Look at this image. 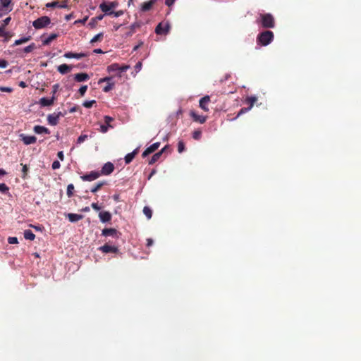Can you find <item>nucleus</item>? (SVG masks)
Here are the masks:
<instances>
[{"mask_svg":"<svg viewBox=\"0 0 361 361\" xmlns=\"http://www.w3.org/2000/svg\"><path fill=\"white\" fill-rule=\"evenodd\" d=\"M20 136L23 143L27 145L34 144L37 141V137L33 135H26L25 134H21Z\"/></svg>","mask_w":361,"mask_h":361,"instance_id":"nucleus-10","label":"nucleus"},{"mask_svg":"<svg viewBox=\"0 0 361 361\" xmlns=\"http://www.w3.org/2000/svg\"><path fill=\"white\" fill-rule=\"evenodd\" d=\"M8 187L5 183H0V191L5 193L8 191Z\"/></svg>","mask_w":361,"mask_h":361,"instance_id":"nucleus-47","label":"nucleus"},{"mask_svg":"<svg viewBox=\"0 0 361 361\" xmlns=\"http://www.w3.org/2000/svg\"><path fill=\"white\" fill-rule=\"evenodd\" d=\"M87 90V85H82L78 90L81 96H83Z\"/></svg>","mask_w":361,"mask_h":361,"instance_id":"nucleus-49","label":"nucleus"},{"mask_svg":"<svg viewBox=\"0 0 361 361\" xmlns=\"http://www.w3.org/2000/svg\"><path fill=\"white\" fill-rule=\"evenodd\" d=\"M59 118L56 116L55 113H53L51 114H49L47 116V121L48 123L51 126H56L59 123Z\"/></svg>","mask_w":361,"mask_h":361,"instance_id":"nucleus-18","label":"nucleus"},{"mask_svg":"<svg viewBox=\"0 0 361 361\" xmlns=\"http://www.w3.org/2000/svg\"><path fill=\"white\" fill-rule=\"evenodd\" d=\"M87 19H88V17L86 16L83 19L75 20L74 24L80 23V24L84 25L86 23V21L87 20Z\"/></svg>","mask_w":361,"mask_h":361,"instance_id":"nucleus-54","label":"nucleus"},{"mask_svg":"<svg viewBox=\"0 0 361 361\" xmlns=\"http://www.w3.org/2000/svg\"><path fill=\"white\" fill-rule=\"evenodd\" d=\"M101 176L99 171H91L87 174L80 176V178L84 181H93L97 179Z\"/></svg>","mask_w":361,"mask_h":361,"instance_id":"nucleus-7","label":"nucleus"},{"mask_svg":"<svg viewBox=\"0 0 361 361\" xmlns=\"http://www.w3.org/2000/svg\"><path fill=\"white\" fill-rule=\"evenodd\" d=\"M51 23V19L48 16H42L32 22V25L35 29H42L46 27Z\"/></svg>","mask_w":361,"mask_h":361,"instance_id":"nucleus-3","label":"nucleus"},{"mask_svg":"<svg viewBox=\"0 0 361 361\" xmlns=\"http://www.w3.org/2000/svg\"><path fill=\"white\" fill-rule=\"evenodd\" d=\"M99 217L102 223H106L111 220V214L108 211L101 212L99 214Z\"/></svg>","mask_w":361,"mask_h":361,"instance_id":"nucleus-15","label":"nucleus"},{"mask_svg":"<svg viewBox=\"0 0 361 361\" xmlns=\"http://www.w3.org/2000/svg\"><path fill=\"white\" fill-rule=\"evenodd\" d=\"M57 70L61 74L63 75V74H66L71 71V66H68L66 63H63V64L59 66L57 68Z\"/></svg>","mask_w":361,"mask_h":361,"instance_id":"nucleus-23","label":"nucleus"},{"mask_svg":"<svg viewBox=\"0 0 361 361\" xmlns=\"http://www.w3.org/2000/svg\"><path fill=\"white\" fill-rule=\"evenodd\" d=\"M8 243L9 244H16L18 243V238L16 237H9L8 238Z\"/></svg>","mask_w":361,"mask_h":361,"instance_id":"nucleus-50","label":"nucleus"},{"mask_svg":"<svg viewBox=\"0 0 361 361\" xmlns=\"http://www.w3.org/2000/svg\"><path fill=\"white\" fill-rule=\"evenodd\" d=\"M175 1L176 0H166L165 4L168 6H171L174 4Z\"/></svg>","mask_w":361,"mask_h":361,"instance_id":"nucleus-63","label":"nucleus"},{"mask_svg":"<svg viewBox=\"0 0 361 361\" xmlns=\"http://www.w3.org/2000/svg\"><path fill=\"white\" fill-rule=\"evenodd\" d=\"M201 136H202V131L200 130H195L192 133V137L196 140H199L201 138Z\"/></svg>","mask_w":361,"mask_h":361,"instance_id":"nucleus-37","label":"nucleus"},{"mask_svg":"<svg viewBox=\"0 0 361 361\" xmlns=\"http://www.w3.org/2000/svg\"><path fill=\"white\" fill-rule=\"evenodd\" d=\"M33 130L37 134H42V133L49 134L50 133V130L47 128L42 126H35L33 128Z\"/></svg>","mask_w":361,"mask_h":361,"instance_id":"nucleus-21","label":"nucleus"},{"mask_svg":"<svg viewBox=\"0 0 361 361\" xmlns=\"http://www.w3.org/2000/svg\"><path fill=\"white\" fill-rule=\"evenodd\" d=\"M66 216L71 222H77L83 218L82 215L73 213H68L66 215Z\"/></svg>","mask_w":361,"mask_h":361,"instance_id":"nucleus-19","label":"nucleus"},{"mask_svg":"<svg viewBox=\"0 0 361 361\" xmlns=\"http://www.w3.org/2000/svg\"><path fill=\"white\" fill-rule=\"evenodd\" d=\"M109 127H111V125L102 124L100 126V131L103 133H105L108 131Z\"/></svg>","mask_w":361,"mask_h":361,"instance_id":"nucleus-44","label":"nucleus"},{"mask_svg":"<svg viewBox=\"0 0 361 361\" xmlns=\"http://www.w3.org/2000/svg\"><path fill=\"white\" fill-rule=\"evenodd\" d=\"M106 184V181H99L95 185L91 188L90 191L93 193H95L97 191H99Z\"/></svg>","mask_w":361,"mask_h":361,"instance_id":"nucleus-27","label":"nucleus"},{"mask_svg":"<svg viewBox=\"0 0 361 361\" xmlns=\"http://www.w3.org/2000/svg\"><path fill=\"white\" fill-rule=\"evenodd\" d=\"M118 5L117 1H111L109 3L103 2L99 4V8L102 12H104L106 15L110 16V12L111 10L116 8Z\"/></svg>","mask_w":361,"mask_h":361,"instance_id":"nucleus-4","label":"nucleus"},{"mask_svg":"<svg viewBox=\"0 0 361 361\" xmlns=\"http://www.w3.org/2000/svg\"><path fill=\"white\" fill-rule=\"evenodd\" d=\"M99 250L104 253H117L118 252L117 247L109 244H104Z\"/></svg>","mask_w":361,"mask_h":361,"instance_id":"nucleus-8","label":"nucleus"},{"mask_svg":"<svg viewBox=\"0 0 361 361\" xmlns=\"http://www.w3.org/2000/svg\"><path fill=\"white\" fill-rule=\"evenodd\" d=\"M24 238L26 240H33L35 238V235L30 230H25L24 231Z\"/></svg>","mask_w":361,"mask_h":361,"instance_id":"nucleus-28","label":"nucleus"},{"mask_svg":"<svg viewBox=\"0 0 361 361\" xmlns=\"http://www.w3.org/2000/svg\"><path fill=\"white\" fill-rule=\"evenodd\" d=\"M143 213L147 216L148 219L152 218V211L149 207H145L143 209Z\"/></svg>","mask_w":361,"mask_h":361,"instance_id":"nucleus-32","label":"nucleus"},{"mask_svg":"<svg viewBox=\"0 0 361 361\" xmlns=\"http://www.w3.org/2000/svg\"><path fill=\"white\" fill-rule=\"evenodd\" d=\"M153 240L152 238H147V246L150 247L153 245Z\"/></svg>","mask_w":361,"mask_h":361,"instance_id":"nucleus-64","label":"nucleus"},{"mask_svg":"<svg viewBox=\"0 0 361 361\" xmlns=\"http://www.w3.org/2000/svg\"><path fill=\"white\" fill-rule=\"evenodd\" d=\"M61 166L60 162L57 160L52 163L51 167L54 170L59 169Z\"/></svg>","mask_w":361,"mask_h":361,"instance_id":"nucleus-51","label":"nucleus"},{"mask_svg":"<svg viewBox=\"0 0 361 361\" xmlns=\"http://www.w3.org/2000/svg\"><path fill=\"white\" fill-rule=\"evenodd\" d=\"M12 0H0V11H4L5 13L12 11V8H8L9 5L11 4Z\"/></svg>","mask_w":361,"mask_h":361,"instance_id":"nucleus-14","label":"nucleus"},{"mask_svg":"<svg viewBox=\"0 0 361 361\" xmlns=\"http://www.w3.org/2000/svg\"><path fill=\"white\" fill-rule=\"evenodd\" d=\"M30 39V37H22L19 39H17L14 42V46H17V45H20V44H22L23 43H25L27 42H28L29 40Z\"/></svg>","mask_w":361,"mask_h":361,"instance_id":"nucleus-31","label":"nucleus"},{"mask_svg":"<svg viewBox=\"0 0 361 361\" xmlns=\"http://www.w3.org/2000/svg\"><path fill=\"white\" fill-rule=\"evenodd\" d=\"M178 151L179 153H182L185 151V144L183 140H179L178 143Z\"/></svg>","mask_w":361,"mask_h":361,"instance_id":"nucleus-39","label":"nucleus"},{"mask_svg":"<svg viewBox=\"0 0 361 361\" xmlns=\"http://www.w3.org/2000/svg\"><path fill=\"white\" fill-rule=\"evenodd\" d=\"M120 68V65L117 63H114L109 66H107V71L108 72H114L118 71Z\"/></svg>","mask_w":361,"mask_h":361,"instance_id":"nucleus-29","label":"nucleus"},{"mask_svg":"<svg viewBox=\"0 0 361 361\" xmlns=\"http://www.w3.org/2000/svg\"><path fill=\"white\" fill-rule=\"evenodd\" d=\"M57 157L60 160L63 161L64 159L63 152L62 151L59 152L57 153Z\"/></svg>","mask_w":361,"mask_h":361,"instance_id":"nucleus-61","label":"nucleus"},{"mask_svg":"<svg viewBox=\"0 0 361 361\" xmlns=\"http://www.w3.org/2000/svg\"><path fill=\"white\" fill-rule=\"evenodd\" d=\"M157 0H149L147 2H144L142 5H141V11H143V12H146V11H148L149 10L152 9V8L153 7V6L157 3Z\"/></svg>","mask_w":361,"mask_h":361,"instance_id":"nucleus-16","label":"nucleus"},{"mask_svg":"<svg viewBox=\"0 0 361 361\" xmlns=\"http://www.w3.org/2000/svg\"><path fill=\"white\" fill-rule=\"evenodd\" d=\"M210 102V97L207 95L203 97L200 100V107L203 109L204 111H209V108L207 106L208 104Z\"/></svg>","mask_w":361,"mask_h":361,"instance_id":"nucleus-13","label":"nucleus"},{"mask_svg":"<svg viewBox=\"0 0 361 361\" xmlns=\"http://www.w3.org/2000/svg\"><path fill=\"white\" fill-rule=\"evenodd\" d=\"M169 25H166L165 27H164L161 23H159L158 25L155 28V32L157 35L165 34L169 31Z\"/></svg>","mask_w":361,"mask_h":361,"instance_id":"nucleus-22","label":"nucleus"},{"mask_svg":"<svg viewBox=\"0 0 361 361\" xmlns=\"http://www.w3.org/2000/svg\"><path fill=\"white\" fill-rule=\"evenodd\" d=\"M138 27H140V25L138 23H135L132 24L130 25V28L132 32H133L135 31V29Z\"/></svg>","mask_w":361,"mask_h":361,"instance_id":"nucleus-60","label":"nucleus"},{"mask_svg":"<svg viewBox=\"0 0 361 361\" xmlns=\"http://www.w3.org/2000/svg\"><path fill=\"white\" fill-rule=\"evenodd\" d=\"M54 113L56 114V115L59 118V119L61 117H63L66 115V112L65 113H62L61 111H56Z\"/></svg>","mask_w":361,"mask_h":361,"instance_id":"nucleus-62","label":"nucleus"},{"mask_svg":"<svg viewBox=\"0 0 361 361\" xmlns=\"http://www.w3.org/2000/svg\"><path fill=\"white\" fill-rule=\"evenodd\" d=\"M89 78H90L89 75L85 73H77L74 76V79L77 82H83V81L89 80Z\"/></svg>","mask_w":361,"mask_h":361,"instance_id":"nucleus-20","label":"nucleus"},{"mask_svg":"<svg viewBox=\"0 0 361 361\" xmlns=\"http://www.w3.org/2000/svg\"><path fill=\"white\" fill-rule=\"evenodd\" d=\"M95 102V100L86 101L83 103V106L86 108H91Z\"/></svg>","mask_w":361,"mask_h":361,"instance_id":"nucleus-45","label":"nucleus"},{"mask_svg":"<svg viewBox=\"0 0 361 361\" xmlns=\"http://www.w3.org/2000/svg\"><path fill=\"white\" fill-rule=\"evenodd\" d=\"M8 61L4 59H0V68H5L8 66Z\"/></svg>","mask_w":361,"mask_h":361,"instance_id":"nucleus-53","label":"nucleus"},{"mask_svg":"<svg viewBox=\"0 0 361 361\" xmlns=\"http://www.w3.org/2000/svg\"><path fill=\"white\" fill-rule=\"evenodd\" d=\"M114 85H115V83L114 82H109L106 84V85L103 88V91L104 92H109V91H111L112 89H114Z\"/></svg>","mask_w":361,"mask_h":361,"instance_id":"nucleus-36","label":"nucleus"},{"mask_svg":"<svg viewBox=\"0 0 361 361\" xmlns=\"http://www.w3.org/2000/svg\"><path fill=\"white\" fill-rule=\"evenodd\" d=\"M264 28H273L275 26V20L270 13L259 14V18L257 20Z\"/></svg>","mask_w":361,"mask_h":361,"instance_id":"nucleus-2","label":"nucleus"},{"mask_svg":"<svg viewBox=\"0 0 361 361\" xmlns=\"http://www.w3.org/2000/svg\"><path fill=\"white\" fill-rule=\"evenodd\" d=\"M0 91L5 92H11L13 91V89L11 87H8L0 86Z\"/></svg>","mask_w":361,"mask_h":361,"instance_id":"nucleus-52","label":"nucleus"},{"mask_svg":"<svg viewBox=\"0 0 361 361\" xmlns=\"http://www.w3.org/2000/svg\"><path fill=\"white\" fill-rule=\"evenodd\" d=\"M138 153V149H135L131 153H128L125 157V162L126 164H130L133 159L135 158V155Z\"/></svg>","mask_w":361,"mask_h":361,"instance_id":"nucleus-24","label":"nucleus"},{"mask_svg":"<svg viewBox=\"0 0 361 361\" xmlns=\"http://www.w3.org/2000/svg\"><path fill=\"white\" fill-rule=\"evenodd\" d=\"M159 146H160V142H157L152 144L149 147H148L147 149H148V151H149L150 153L152 154L154 152H155L159 147Z\"/></svg>","mask_w":361,"mask_h":361,"instance_id":"nucleus-33","label":"nucleus"},{"mask_svg":"<svg viewBox=\"0 0 361 361\" xmlns=\"http://www.w3.org/2000/svg\"><path fill=\"white\" fill-rule=\"evenodd\" d=\"M68 0H56L52 2H49L46 4L45 6L47 8H68Z\"/></svg>","mask_w":361,"mask_h":361,"instance_id":"nucleus-5","label":"nucleus"},{"mask_svg":"<svg viewBox=\"0 0 361 361\" xmlns=\"http://www.w3.org/2000/svg\"><path fill=\"white\" fill-rule=\"evenodd\" d=\"M58 88H59V85L58 84H55L54 86H53V90L51 91V93H52V96H54L55 94L56 93V92L58 91Z\"/></svg>","mask_w":361,"mask_h":361,"instance_id":"nucleus-59","label":"nucleus"},{"mask_svg":"<svg viewBox=\"0 0 361 361\" xmlns=\"http://www.w3.org/2000/svg\"><path fill=\"white\" fill-rule=\"evenodd\" d=\"M163 153H164V150H160L159 152L155 153L152 157L151 159L149 161V165L154 164L156 161H157L160 159V157Z\"/></svg>","mask_w":361,"mask_h":361,"instance_id":"nucleus-25","label":"nucleus"},{"mask_svg":"<svg viewBox=\"0 0 361 361\" xmlns=\"http://www.w3.org/2000/svg\"><path fill=\"white\" fill-rule=\"evenodd\" d=\"M87 56V54L86 53H73V52H66L65 54H64V57L67 58V59H82V58H84V57H86Z\"/></svg>","mask_w":361,"mask_h":361,"instance_id":"nucleus-17","label":"nucleus"},{"mask_svg":"<svg viewBox=\"0 0 361 361\" xmlns=\"http://www.w3.org/2000/svg\"><path fill=\"white\" fill-rule=\"evenodd\" d=\"M113 121V118L109 116H104V122L106 125H110V122H111Z\"/></svg>","mask_w":361,"mask_h":361,"instance_id":"nucleus-57","label":"nucleus"},{"mask_svg":"<svg viewBox=\"0 0 361 361\" xmlns=\"http://www.w3.org/2000/svg\"><path fill=\"white\" fill-rule=\"evenodd\" d=\"M11 20V17H8L6 18V19H4L3 20V24L1 25V26H4V27H6L7 25H8V23H10Z\"/></svg>","mask_w":361,"mask_h":361,"instance_id":"nucleus-58","label":"nucleus"},{"mask_svg":"<svg viewBox=\"0 0 361 361\" xmlns=\"http://www.w3.org/2000/svg\"><path fill=\"white\" fill-rule=\"evenodd\" d=\"M74 185L73 184L68 185L67 187V195L68 197H71L73 195Z\"/></svg>","mask_w":361,"mask_h":361,"instance_id":"nucleus-35","label":"nucleus"},{"mask_svg":"<svg viewBox=\"0 0 361 361\" xmlns=\"http://www.w3.org/2000/svg\"><path fill=\"white\" fill-rule=\"evenodd\" d=\"M121 233L117 231L116 228H104L102 231V235L107 237V236H111L115 238H119Z\"/></svg>","mask_w":361,"mask_h":361,"instance_id":"nucleus-6","label":"nucleus"},{"mask_svg":"<svg viewBox=\"0 0 361 361\" xmlns=\"http://www.w3.org/2000/svg\"><path fill=\"white\" fill-rule=\"evenodd\" d=\"M35 49V44L34 43H32L29 46H27L24 48V52L25 53H30L32 51Z\"/></svg>","mask_w":361,"mask_h":361,"instance_id":"nucleus-40","label":"nucleus"},{"mask_svg":"<svg viewBox=\"0 0 361 361\" xmlns=\"http://www.w3.org/2000/svg\"><path fill=\"white\" fill-rule=\"evenodd\" d=\"M8 33L5 31V27L0 25V37H8Z\"/></svg>","mask_w":361,"mask_h":361,"instance_id":"nucleus-48","label":"nucleus"},{"mask_svg":"<svg viewBox=\"0 0 361 361\" xmlns=\"http://www.w3.org/2000/svg\"><path fill=\"white\" fill-rule=\"evenodd\" d=\"M129 68H130L129 65H122V66H120V68L118 69V71L120 72H124V71H126L127 70H128Z\"/></svg>","mask_w":361,"mask_h":361,"instance_id":"nucleus-55","label":"nucleus"},{"mask_svg":"<svg viewBox=\"0 0 361 361\" xmlns=\"http://www.w3.org/2000/svg\"><path fill=\"white\" fill-rule=\"evenodd\" d=\"M97 23L98 22L94 18H92L90 21L88 23V26L90 28H94V27H95L97 26Z\"/></svg>","mask_w":361,"mask_h":361,"instance_id":"nucleus-43","label":"nucleus"},{"mask_svg":"<svg viewBox=\"0 0 361 361\" xmlns=\"http://www.w3.org/2000/svg\"><path fill=\"white\" fill-rule=\"evenodd\" d=\"M103 33L102 32H100L97 35H96L91 40H90V43L93 44L94 42H97L98 41H101L102 37H103Z\"/></svg>","mask_w":361,"mask_h":361,"instance_id":"nucleus-34","label":"nucleus"},{"mask_svg":"<svg viewBox=\"0 0 361 361\" xmlns=\"http://www.w3.org/2000/svg\"><path fill=\"white\" fill-rule=\"evenodd\" d=\"M113 80V77H105V78H100L98 81V83L99 84H101L102 82H106L107 83L109 82H114L112 81Z\"/></svg>","mask_w":361,"mask_h":361,"instance_id":"nucleus-41","label":"nucleus"},{"mask_svg":"<svg viewBox=\"0 0 361 361\" xmlns=\"http://www.w3.org/2000/svg\"><path fill=\"white\" fill-rule=\"evenodd\" d=\"M257 98L255 96L248 97L246 99V103L250 104V109L252 108L254 104L257 102Z\"/></svg>","mask_w":361,"mask_h":361,"instance_id":"nucleus-30","label":"nucleus"},{"mask_svg":"<svg viewBox=\"0 0 361 361\" xmlns=\"http://www.w3.org/2000/svg\"><path fill=\"white\" fill-rule=\"evenodd\" d=\"M114 164L111 162H107L102 166V170L99 173H101V175H109L114 171Z\"/></svg>","mask_w":361,"mask_h":361,"instance_id":"nucleus-9","label":"nucleus"},{"mask_svg":"<svg viewBox=\"0 0 361 361\" xmlns=\"http://www.w3.org/2000/svg\"><path fill=\"white\" fill-rule=\"evenodd\" d=\"M91 207L93 209L96 210V211H99L102 209V207H100L97 203L96 202H93L91 204Z\"/></svg>","mask_w":361,"mask_h":361,"instance_id":"nucleus-56","label":"nucleus"},{"mask_svg":"<svg viewBox=\"0 0 361 361\" xmlns=\"http://www.w3.org/2000/svg\"><path fill=\"white\" fill-rule=\"evenodd\" d=\"M88 138L87 135H81L77 139V144L80 145L84 142Z\"/></svg>","mask_w":361,"mask_h":361,"instance_id":"nucleus-38","label":"nucleus"},{"mask_svg":"<svg viewBox=\"0 0 361 361\" xmlns=\"http://www.w3.org/2000/svg\"><path fill=\"white\" fill-rule=\"evenodd\" d=\"M109 14L110 16L113 15L114 17L117 18L121 16L123 14V11L122 10H119L117 11H111Z\"/></svg>","mask_w":361,"mask_h":361,"instance_id":"nucleus-46","label":"nucleus"},{"mask_svg":"<svg viewBox=\"0 0 361 361\" xmlns=\"http://www.w3.org/2000/svg\"><path fill=\"white\" fill-rule=\"evenodd\" d=\"M250 107H244V108H242V109L239 111V112L238 113V114H237V116H236L235 118H238L240 116H241L242 114H245V113L247 112V111H250Z\"/></svg>","mask_w":361,"mask_h":361,"instance_id":"nucleus-42","label":"nucleus"},{"mask_svg":"<svg viewBox=\"0 0 361 361\" xmlns=\"http://www.w3.org/2000/svg\"><path fill=\"white\" fill-rule=\"evenodd\" d=\"M55 99V96H52L50 99L42 97L39 99V104L41 106H49L54 104Z\"/></svg>","mask_w":361,"mask_h":361,"instance_id":"nucleus-12","label":"nucleus"},{"mask_svg":"<svg viewBox=\"0 0 361 361\" xmlns=\"http://www.w3.org/2000/svg\"><path fill=\"white\" fill-rule=\"evenodd\" d=\"M274 39V33L270 30L260 32L257 37V42L262 46L269 44Z\"/></svg>","mask_w":361,"mask_h":361,"instance_id":"nucleus-1","label":"nucleus"},{"mask_svg":"<svg viewBox=\"0 0 361 361\" xmlns=\"http://www.w3.org/2000/svg\"><path fill=\"white\" fill-rule=\"evenodd\" d=\"M190 116L194 121L200 123H204L207 120V116L198 115L195 111H190Z\"/></svg>","mask_w":361,"mask_h":361,"instance_id":"nucleus-11","label":"nucleus"},{"mask_svg":"<svg viewBox=\"0 0 361 361\" xmlns=\"http://www.w3.org/2000/svg\"><path fill=\"white\" fill-rule=\"evenodd\" d=\"M59 35L56 33H51L48 37L43 40V45H49L53 40L58 37Z\"/></svg>","mask_w":361,"mask_h":361,"instance_id":"nucleus-26","label":"nucleus"}]
</instances>
